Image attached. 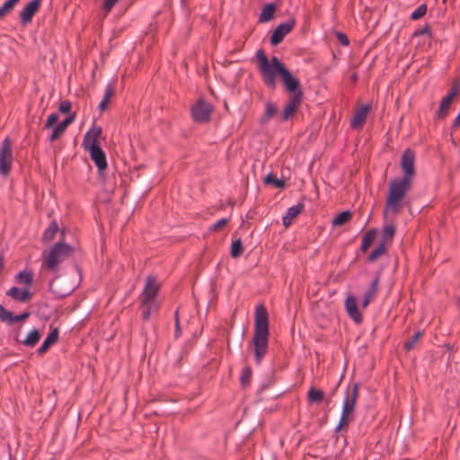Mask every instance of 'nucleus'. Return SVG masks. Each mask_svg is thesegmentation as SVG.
I'll use <instances>...</instances> for the list:
<instances>
[{"mask_svg":"<svg viewBox=\"0 0 460 460\" xmlns=\"http://www.w3.org/2000/svg\"><path fill=\"white\" fill-rule=\"evenodd\" d=\"M50 346H51L50 343H49L48 341H46L44 340V341L42 342L40 347L37 349L38 354H40V355L44 354Z\"/></svg>","mask_w":460,"mask_h":460,"instance_id":"obj_47","label":"nucleus"},{"mask_svg":"<svg viewBox=\"0 0 460 460\" xmlns=\"http://www.w3.org/2000/svg\"><path fill=\"white\" fill-rule=\"evenodd\" d=\"M421 336H422V332H417L411 340L407 341L404 343V349L406 350L411 349L414 347L415 343L420 339Z\"/></svg>","mask_w":460,"mask_h":460,"instance_id":"obj_35","label":"nucleus"},{"mask_svg":"<svg viewBox=\"0 0 460 460\" xmlns=\"http://www.w3.org/2000/svg\"><path fill=\"white\" fill-rule=\"evenodd\" d=\"M50 346H51L50 343H49L48 341H46L44 340V341L42 342L40 347L37 349L38 354H40V355L44 354Z\"/></svg>","mask_w":460,"mask_h":460,"instance_id":"obj_48","label":"nucleus"},{"mask_svg":"<svg viewBox=\"0 0 460 460\" xmlns=\"http://www.w3.org/2000/svg\"><path fill=\"white\" fill-rule=\"evenodd\" d=\"M42 0H31L27 3L19 13L20 21L22 24L31 22L34 14L39 11Z\"/></svg>","mask_w":460,"mask_h":460,"instance_id":"obj_11","label":"nucleus"},{"mask_svg":"<svg viewBox=\"0 0 460 460\" xmlns=\"http://www.w3.org/2000/svg\"><path fill=\"white\" fill-rule=\"evenodd\" d=\"M13 146L8 138H4L0 147V174L7 176L13 164Z\"/></svg>","mask_w":460,"mask_h":460,"instance_id":"obj_8","label":"nucleus"},{"mask_svg":"<svg viewBox=\"0 0 460 460\" xmlns=\"http://www.w3.org/2000/svg\"><path fill=\"white\" fill-rule=\"evenodd\" d=\"M252 376L251 368L246 367L242 371L240 376V382L242 385L245 386L249 384Z\"/></svg>","mask_w":460,"mask_h":460,"instance_id":"obj_37","label":"nucleus"},{"mask_svg":"<svg viewBox=\"0 0 460 460\" xmlns=\"http://www.w3.org/2000/svg\"><path fill=\"white\" fill-rule=\"evenodd\" d=\"M345 310L348 315L356 323L362 322V314L358 307V302L354 296L348 295L344 302Z\"/></svg>","mask_w":460,"mask_h":460,"instance_id":"obj_12","label":"nucleus"},{"mask_svg":"<svg viewBox=\"0 0 460 460\" xmlns=\"http://www.w3.org/2000/svg\"><path fill=\"white\" fill-rule=\"evenodd\" d=\"M109 99H110V97L103 96L102 101L108 102Z\"/></svg>","mask_w":460,"mask_h":460,"instance_id":"obj_54","label":"nucleus"},{"mask_svg":"<svg viewBox=\"0 0 460 460\" xmlns=\"http://www.w3.org/2000/svg\"><path fill=\"white\" fill-rule=\"evenodd\" d=\"M19 0H6L0 7V19L10 13Z\"/></svg>","mask_w":460,"mask_h":460,"instance_id":"obj_29","label":"nucleus"},{"mask_svg":"<svg viewBox=\"0 0 460 460\" xmlns=\"http://www.w3.org/2000/svg\"><path fill=\"white\" fill-rule=\"evenodd\" d=\"M159 288V283L156 281L155 278L151 276L147 277L144 290L141 295V299L157 298L156 296Z\"/></svg>","mask_w":460,"mask_h":460,"instance_id":"obj_16","label":"nucleus"},{"mask_svg":"<svg viewBox=\"0 0 460 460\" xmlns=\"http://www.w3.org/2000/svg\"><path fill=\"white\" fill-rule=\"evenodd\" d=\"M302 208L303 206L301 204L288 208L286 215L282 217L283 225L288 226L292 223V220L300 213Z\"/></svg>","mask_w":460,"mask_h":460,"instance_id":"obj_24","label":"nucleus"},{"mask_svg":"<svg viewBox=\"0 0 460 460\" xmlns=\"http://www.w3.org/2000/svg\"><path fill=\"white\" fill-rule=\"evenodd\" d=\"M453 98L450 96L446 95L440 102L438 110L437 111V117L438 119H444L450 109L451 103H452Z\"/></svg>","mask_w":460,"mask_h":460,"instance_id":"obj_25","label":"nucleus"},{"mask_svg":"<svg viewBox=\"0 0 460 460\" xmlns=\"http://www.w3.org/2000/svg\"><path fill=\"white\" fill-rule=\"evenodd\" d=\"M160 302L157 298L141 299V306L143 309V318L148 320L151 314L159 308Z\"/></svg>","mask_w":460,"mask_h":460,"instance_id":"obj_19","label":"nucleus"},{"mask_svg":"<svg viewBox=\"0 0 460 460\" xmlns=\"http://www.w3.org/2000/svg\"><path fill=\"white\" fill-rule=\"evenodd\" d=\"M11 460V459H10Z\"/></svg>","mask_w":460,"mask_h":460,"instance_id":"obj_56","label":"nucleus"},{"mask_svg":"<svg viewBox=\"0 0 460 460\" xmlns=\"http://www.w3.org/2000/svg\"><path fill=\"white\" fill-rule=\"evenodd\" d=\"M41 335L42 331L33 328L28 332L26 337L23 340L19 341V342L25 347L32 348L39 342Z\"/></svg>","mask_w":460,"mask_h":460,"instance_id":"obj_21","label":"nucleus"},{"mask_svg":"<svg viewBox=\"0 0 460 460\" xmlns=\"http://www.w3.org/2000/svg\"><path fill=\"white\" fill-rule=\"evenodd\" d=\"M307 397L308 400L312 402H321L324 398V394L321 390L311 388L308 391Z\"/></svg>","mask_w":460,"mask_h":460,"instance_id":"obj_27","label":"nucleus"},{"mask_svg":"<svg viewBox=\"0 0 460 460\" xmlns=\"http://www.w3.org/2000/svg\"><path fill=\"white\" fill-rule=\"evenodd\" d=\"M443 2H446V0H443Z\"/></svg>","mask_w":460,"mask_h":460,"instance_id":"obj_55","label":"nucleus"},{"mask_svg":"<svg viewBox=\"0 0 460 460\" xmlns=\"http://www.w3.org/2000/svg\"><path fill=\"white\" fill-rule=\"evenodd\" d=\"M376 235V231L374 229L367 231L364 234L362 241H361V245H360V248L363 252H366L369 248V246L372 244L373 241L375 240Z\"/></svg>","mask_w":460,"mask_h":460,"instance_id":"obj_26","label":"nucleus"},{"mask_svg":"<svg viewBox=\"0 0 460 460\" xmlns=\"http://www.w3.org/2000/svg\"><path fill=\"white\" fill-rule=\"evenodd\" d=\"M175 328H176V334L178 335V332H180V324H179V319H178V312L175 313Z\"/></svg>","mask_w":460,"mask_h":460,"instance_id":"obj_51","label":"nucleus"},{"mask_svg":"<svg viewBox=\"0 0 460 460\" xmlns=\"http://www.w3.org/2000/svg\"><path fill=\"white\" fill-rule=\"evenodd\" d=\"M57 231H58V225L56 223H52L49 226V228H47L44 232V234H43L44 240H46V241L51 240L54 237Z\"/></svg>","mask_w":460,"mask_h":460,"instance_id":"obj_33","label":"nucleus"},{"mask_svg":"<svg viewBox=\"0 0 460 460\" xmlns=\"http://www.w3.org/2000/svg\"><path fill=\"white\" fill-rule=\"evenodd\" d=\"M256 58L258 60V67L264 83L270 87H275L276 76L278 75H280L286 67L277 57H272L270 59H268L261 49L257 51Z\"/></svg>","mask_w":460,"mask_h":460,"instance_id":"obj_4","label":"nucleus"},{"mask_svg":"<svg viewBox=\"0 0 460 460\" xmlns=\"http://www.w3.org/2000/svg\"><path fill=\"white\" fill-rule=\"evenodd\" d=\"M275 11H276L275 4H273V3L267 4L266 5L263 6V8L260 13L259 21L261 22H268L271 21L274 17Z\"/></svg>","mask_w":460,"mask_h":460,"instance_id":"obj_23","label":"nucleus"},{"mask_svg":"<svg viewBox=\"0 0 460 460\" xmlns=\"http://www.w3.org/2000/svg\"><path fill=\"white\" fill-rule=\"evenodd\" d=\"M265 182L270 183L272 182L278 188H283L285 186V181L283 179H273L272 174H268L265 177Z\"/></svg>","mask_w":460,"mask_h":460,"instance_id":"obj_38","label":"nucleus"},{"mask_svg":"<svg viewBox=\"0 0 460 460\" xmlns=\"http://www.w3.org/2000/svg\"><path fill=\"white\" fill-rule=\"evenodd\" d=\"M75 115L71 114L67 118H66L63 121L58 123L56 127H54L52 129V133L49 136V140L51 142H53L56 139H58L59 137H61L65 133L66 128L75 120Z\"/></svg>","mask_w":460,"mask_h":460,"instance_id":"obj_18","label":"nucleus"},{"mask_svg":"<svg viewBox=\"0 0 460 460\" xmlns=\"http://www.w3.org/2000/svg\"><path fill=\"white\" fill-rule=\"evenodd\" d=\"M415 154L411 149H406L401 160V168L403 176L392 179L389 182V192L385 201L384 211L385 217L395 215L402 208L403 199L411 190L412 179L415 175Z\"/></svg>","mask_w":460,"mask_h":460,"instance_id":"obj_1","label":"nucleus"},{"mask_svg":"<svg viewBox=\"0 0 460 460\" xmlns=\"http://www.w3.org/2000/svg\"><path fill=\"white\" fill-rule=\"evenodd\" d=\"M77 282L71 276L63 275L53 279L49 283V289L57 298H63L70 295L77 287Z\"/></svg>","mask_w":460,"mask_h":460,"instance_id":"obj_7","label":"nucleus"},{"mask_svg":"<svg viewBox=\"0 0 460 460\" xmlns=\"http://www.w3.org/2000/svg\"><path fill=\"white\" fill-rule=\"evenodd\" d=\"M72 253V247L65 243H55L49 252H43L42 266L48 270L57 272L58 265L67 259Z\"/></svg>","mask_w":460,"mask_h":460,"instance_id":"obj_5","label":"nucleus"},{"mask_svg":"<svg viewBox=\"0 0 460 460\" xmlns=\"http://www.w3.org/2000/svg\"><path fill=\"white\" fill-rule=\"evenodd\" d=\"M337 38L340 41V43L343 46H348L349 43V40L348 37L343 33H337Z\"/></svg>","mask_w":460,"mask_h":460,"instance_id":"obj_49","label":"nucleus"},{"mask_svg":"<svg viewBox=\"0 0 460 460\" xmlns=\"http://www.w3.org/2000/svg\"><path fill=\"white\" fill-rule=\"evenodd\" d=\"M243 252V243L240 239L234 241L231 244V256L237 258Z\"/></svg>","mask_w":460,"mask_h":460,"instance_id":"obj_31","label":"nucleus"},{"mask_svg":"<svg viewBox=\"0 0 460 460\" xmlns=\"http://www.w3.org/2000/svg\"><path fill=\"white\" fill-rule=\"evenodd\" d=\"M385 250L386 248L385 242L380 243L378 246L376 247L369 254V261H375L376 260H377L382 254L385 252Z\"/></svg>","mask_w":460,"mask_h":460,"instance_id":"obj_28","label":"nucleus"},{"mask_svg":"<svg viewBox=\"0 0 460 460\" xmlns=\"http://www.w3.org/2000/svg\"><path fill=\"white\" fill-rule=\"evenodd\" d=\"M358 396V384H354L351 388H348L345 392L341 416L336 429H340L345 422H349L353 420V414Z\"/></svg>","mask_w":460,"mask_h":460,"instance_id":"obj_6","label":"nucleus"},{"mask_svg":"<svg viewBox=\"0 0 460 460\" xmlns=\"http://www.w3.org/2000/svg\"><path fill=\"white\" fill-rule=\"evenodd\" d=\"M113 93H114L113 87L111 84H109L106 87L104 96H107V97L111 98V96L113 94Z\"/></svg>","mask_w":460,"mask_h":460,"instance_id":"obj_50","label":"nucleus"},{"mask_svg":"<svg viewBox=\"0 0 460 460\" xmlns=\"http://www.w3.org/2000/svg\"><path fill=\"white\" fill-rule=\"evenodd\" d=\"M14 279L18 284L23 285L29 288L33 283V275L31 270H24L19 271L15 275Z\"/></svg>","mask_w":460,"mask_h":460,"instance_id":"obj_22","label":"nucleus"},{"mask_svg":"<svg viewBox=\"0 0 460 460\" xmlns=\"http://www.w3.org/2000/svg\"><path fill=\"white\" fill-rule=\"evenodd\" d=\"M454 125L455 126H459L460 125V112L456 117L455 121H454Z\"/></svg>","mask_w":460,"mask_h":460,"instance_id":"obj_52","label":"nucleus"},{"mask_svg":"<svg viewBox=\"0 0 460 460\" xmlns=\"http://www.w3.org/2000/svg\"><path fill=\"white\" fill-rule=\"evenodd\" d=\"M29 316H30V313H28V312L23 313V314H17V315H13V314H12V317H11L12 324H13L14 322L23 321V320L27 319Z\"/></svg>","mask_w":460,"mask_h":460,"instance_id":"obj_46","label":"nucleus"},{"mask_svg":"<svg viewBox=\"0 0 460 460\" xmlns=\"http://www.w3.org/2000/svg\"><path fill=\"white\" fill-rule=\"evenodd\" d=\"M228 222V219L227 218H221L220 220L217 221L216 223H214L211 226H210V229L213 230V231H217V229H219L220 227L224 226L225 225H226V223Z\"/></svg>","mask_w":460,"mask_h":460,"instance_id":"obj_44","label":"nucleus"},{"mask_svg":"<svg viewBox=\"0 0 460 460\" xmlns=\"http://www.w3.org/2000/svg\"><path fill=\"white\" fill-rule=\"evenodd\" d=\"M380 279L379 275H376L373 280L370 283L369 288L364 294V298L361 302V305L363 308H366L369 303L372 301V299L375 297L376 292H377V287L379 284Z\"/></svg>","mask_w":460,"mask_h":460,"instance_id":"obj_20","label":"nucleus"},{"mask_svg":"<svg viewBox=\"0 0 460 460\" xmlns=\"http://www.w3.org/2000/svg\"><path fill=\"white\" fill-rule=\"evenodd\" d=\"M46 341L50 343V345H53L58 342V330L56 328L54 329L45 339Z\"/></svg>","mask_w":460,"mask_h":460,"instance_id":"obj_40","label":"nucleus"},{"mask_svg":"<svg viewBox=\"0 0 460 460\" xmlns=\"http://www.w3.org/2000/svg\"><path fill=\"white\" fill-rule=\"evenodd\" d=\"M369 110L370 106L368 104L362 105L358 108L350 119V127L355 129L361 128L366 121Z\"/></svg>","mask_w":460,"mask_h":460,"instance_id":"obj_14","label":"nucleus"},{"mask_svg":"<svg viewBox=\"0 0 460 460\" xmlns=\"http://www.w3.org/2000/svg\"><path fill=\"white\" fill-rule=\"evenodd\" d=\"M102 135V128L93 126L84 136L83 146L85 151L90 154L91 159L93 161L100 172L107 167L105 153L100 146L99 138Z\"/></svg>","mask_w":460,"mask_h":460,"instance_id":"obj_3","label":"nucleus"},{"mask_svg":"<svg viewBox=\"0 0 460 460\" xmlns=\"http://www.w3.org/2000/svg\"><path fill=\"white\" fill-rule=\"evenodd\" d=\"M12 313L8 310H6L1 304H0V320L2 322L7 323L8 324H12Z\"/></svg>","mask_w":460,"mask_h":460,"instance_id":"obj_34","label":"nucleus"},{"mask_svg":"<svg viewBox=\"0 0 460 460\" xmlns=\"http://www.w3.org/2000/svg\"><path fill=\"white\" fill-rule=\"evenodd\" d=\"M212 112V106L204 102L199 100L197 103L191 108V116L196 122H206L209 119Z\"/></svg>","mask_w":460,"mask_h":460,"instance_id":"obj_9","label":"nucleus"},{"mask_svg":"<svg viewBox=\"0 0 460 460\" xmlns=\"http://www.w3.org/2000/svg\"><path fill=\"white\" fill-rule=\"evenodd\" d=\"M395 228L393 225H386L383 228V242L390 241L394 234Z\"/></svg>","mask_w":460,"mask_h":460,"instance_id":"obj_32","label":"nucleus"},{"mask_svg":"<svg viewBox=\"0 0 460 460\" xmlns=\"http://www.w3.org/2000/svg\"><path fill=\"white\" fill-rule=\"evenodd\" d=\"M58 113L54 112V113L49 114L46 120L45 128H52L54 126V124L58 121Z\"/></svg>","mask_w":460,"mask_h":460,"instance_id":"obj_41","label":"nucleus"},{"mask_svg":"<svg viewBox=\"0 0 460 460\" xmlns=\"http://www.w3.org/2000/svg\"><path fill=\"white\" fill-rule=\"evenodd\" d=\"M295 24V19H289L288 21L279 24L271 34L270 43L272 45H277L281 42L284 37L292 31Z\"/></svg>","mask_w":460,"mask_h":460,"instance_id":"obj_10","label":"nucleus"},{"mask_svg":"<svg viewBox=\"0 0 460 460\" xmlns=\"http://www.w3.org/2000/svg\"><path fill=\"white\" fill-rule=\"evenodd\" d=\"M6 296L12 297L17 302H27L32 297V294L28 288H20L17 287H12L6 292Z\"/></svg>","mask_w":460,"mask_h":460,"instance_id":"obj_17","label":"nucleus"},{"mask_svg":"<svg viewBox=\"0 0 460 460\" xmlns=\"http://www.w3.org/2000/svg\"><path fill=\"white\" fill-rule=\"evenodd\" d=\"M350 212L349 211H343L340 213L337 217H335L332 220V226H341L345 224L349 219L350 218Z\"/></svg>","mask_w":460,"mask_h":460,"instance_id":"obj_30","label":"nucleus"},{"mask_svg":"<svg viewBox=\"0 0 460 460\" xmlns=\"http://www.w3.org/2000/svg\"><path fill=\"white\" fill-rule=\"evenodd\" d=\"M280 76L283 80L287 91L292 93V94H295V93H299L300 95H302L299 81L294 77L287 68L282 71Z\"/></svg>","mask_w":460,"mask_h":460,"instance_id":"obj_13","label":"nucleus"},{"mask_svg":"<svg viewBox=\"0 0 460 460\" xmlns=\"http://www.w3.org/2000/svg\"><path fill=\"white\" fill-rule=\"evenodd\" d=\"M276 107L274 104L268 102L265 108V116L267 119L271 118L276 113Z\"/></svg>","mask_w":460,"mask_h":460,"instance_id":"obj_42","label":"nucleus"},{"mask_svg":"<svg viewBox=\"0 0 460 460\" xmlns=\"http://www.w3.org/2000/svg\"><path fill=\"white\" fill-rule=\"evenodd\" d=\"M119 1V0H105L102 6L105 13L107 14Z\"/></svg>","mask_w":460,"mask_h":460,"instance_id":"obj_43","label":"nucleus"},{"mask_svg":"<svg viewBox=\"0 0 460 460\" xmlns=\"http://www.w3.org/2000/svg\"><path fill=\"white\" fill-rule=\"evenodd\" d=\"M71 109V103L68 101L61 102L58 107V110L62 113H66Z\"/></svg>","mask_w":460,"mask_h":460,"instance_id":"obj_45","label":"nucleus"},{"mask_svg":"<svg viewBox=\"0 0 460 460\" xmlns=\"http://www.w3.org/2000/svg\"><path fill=\"white\" fill-rule=\"evenodd\" d=\"M302 102V95L299 93H295L292 94L286 104L283 113L282 119L287 120L291 115L295 113L297 108L300 106Z\"/></svg>","mask_w":460,"mask_h":460,"instance_id":"obj_15","label":"nucleus"},{"mask_svg":"<svg viewBox=\"0 0 460 460\" xmlns=\"http://www.w3.org/2000/svg\"><path fill=\"white\" fill-rule=\"evenodd\" d=\"M459 92H460V80H456L453 83V84L447 95L450 96L451 98L454 99L458 94Z\"/></svg>","mask_w":460,"mask_h":460,"instance_id":"obj_39","label":"nucleus"},{"mask_svg":"<svg viewBox=\"0 0 460 460\" xmlns=\"http://www.w3.org/2000/svg\"><path fill=\"white\" fill-rule=\"evenodd\" d=\"M427 12L426 4H420L411 13V17L412 20H418L421 18Z\"/></svg>","mask_w":460,"mask_h":460,"instance_id":"obj_36","label":"nucleus"},{"mask_svg":"<svg viewBox=\"0 0 460 460\" xmlns=\"http://www.w3.org/2000/svg\"><path fill=\"white\" fill-rule=\"evenodd\" d=\"M106 104H107V102L102 100V102L99 104V109L101 111H103L105 109V107H106Z\"/></svg>","mask_w":460,"mask_h":460,"instance_id":"obj_53","label":"nucleus"},{"mask_svg":"<svg viewBox=\"0 0 460 460\" xmlns=\"http://www.w3.org/2000/svg\"><path fill=\"white\" fill-rule=\"evenodd\" d=\"M254 334L252 339L256 364H261L268 351L269 316L267 309L258 305L254 312Z\"/></svg>","mask_w":460,"mask_h":460,"instance_id":"obj_2","label":"nucleus"}]
</instances>
